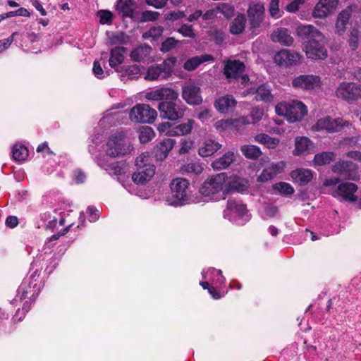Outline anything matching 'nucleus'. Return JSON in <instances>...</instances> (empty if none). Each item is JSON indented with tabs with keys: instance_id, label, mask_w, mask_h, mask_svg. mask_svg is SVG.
<instances>
[{
	"instance_id": "nucleus-37",
	"label": "nucleus",
	"mask_w": 361,
	"mask_h": 361,
	"mask_svg": "<svg viewBox=\"0 0 361 361\" xmlns=\"http://www.w3.org/2000/svg\"><path fill=\"white\" fill-rule=\"evenodd\" d=\"M255 92L257 100H261L266 102H269L273 100L274 97L271 92V89L265 84L259 85Z\"/></svg>"
},
{
	"instance_id": "nucleus-12",
	"label": "nucleus",
	"mask_w": 361,
	"mask_h": 361,
	"mask_svg": "<svg viewBox=\"0 0 361 361\" xmlns=\"http://www.w3.org/2000/svg\"><path fill=\"white\" fill-rule=\"evenodd\" d=\"M265 8L264 4L259 2H252L247 10V16L250 28L255 29L260 27L264 19Z\"/></svg>"
},
{
	"instance_id": "nucleus-13",
	"label": "nucleus",
	"mask_w": 361,
	"mask_h": 361,
	"mask_svg": "<svg viewBox=\"0 0 361 361\" xmlns=\"http://www.w3.org/2000/svg\"><path fill=\"white\" fill-rule=\"evenodd\" d=\"M321 84L320 78L314 75H300L292 80L293 87L305 90L317 89Z\"/></svg>"
},
{
	"instance_id": "nucleus-58",
	"label": "nucleus",
	"mask_w": 361,
	"mask_h": 361,
	"mask_svg": "<svg viewBox=\"0 0 361 361\" xmlns=\"http://www.w3.org/2000/svg\"><path fill=\"white\" fill-rule=\"evenodd\" d=\"M263 114V109L260 108H254L250 112V114L247 117L250 118V123H255L262 119Z\"/></svg>"
},
{
	"instance_id": "nucleus-22",
	"label": "nucleus",
	"mask_w": 361,
	"mask_h": 361,
	"mask_svg": "<svg viewBox=\"0 0 361 361\" xmlns=\"http://www.w3.org/2000/svg\"><path fill=\"white\" fill-rule=\"evenodd\" d=\"M290 176L294 182L300 185H305L312 180L313 173L310 169H297L291 172Z\"/></svg>"
},
{
	"instance_id": "nucleus-49",
	"label": "nucleus",
	"mask_w": 361,
	"mask_h": 361,
	"mask_svg": "<svg viewBox=\"0 0 361 361\" xmlns=\"http://www.w3.org/2000/svg\"><path fill=\"white\" fill-rule=\"evenodd\" d=\"M30 12L25 8H20L19 9L14 11H10L5 14L0 15V20H4L7 18H11L13 16H24V17H29L30 16Z\"/></svg>"
},
{
	"instance_id": "nucleus-6",
	"label": "nucleus",
	"mask_w": 361,
	"mask_h": 361,
	"mask_svg": "<svg viewBox=\"0 0 361 361\" xmlns=\"http://www.w3.org/2000/svg\"><path fill=\"white\" fill-rule=\"evenodd\" d=\"M224 217L238 224H243L247 221V211L245 204L240 201L229 199L226 209L223 212Z\"/></svg>"
},
{
	"instance_id": "nucleus-25",
	"label": "nucleus",
	"mask_w": 361,
	"mask_h": 361,
	"mask_svg": "<svg viewBox=\"0 0 361 361\" xmlns=\"http://www.w3.org/2000/svg\"><path fill=\"white\" fill-rule=\"evenodd\" d=\"M195 121L192 119H188L185 122L179 125L173 126L171 130L167 133V136H183L191 133Z\"/></svg>"
},
{
	"instance_id": "nucleus-11",
	"label": "nucleus",
	"mask_w": 361,
	"mask_h": 361,
	"mask_svg": "<svg viewBox=\"0 0 361 361\" xmlns=\"http://www.w3.org/2000/svg\"><path fill=\"white\" fill-rule=\"evenodd\" d=\"M306 56L312 59H324L327 56V50L324 45V37L307 41L305 45Z\"/></svg>"
},
{
	"instance_id": "nucleus-29",
	"label": "nucleus",
	"mask_w": 361,
	"mask_h": 361,
	"mask_svg": "<svg viewBox=\"0 0 361 361\" xmlns=\"http://www.w3.org/2000/svg\"><path fill=\"white\" fill-rule=\"evenodd\" d=\"M236 104L235 100L231 95H226L216 100L215 108L221 113L231 111Z\"/></svg>"
},
{
	"instance_id": "nucleus-36",
	"label": "nucleus",
	"mask_w": 361,
	"mask_h": 361,
	"mask_svg": "<svg viewBox=\"0 0 361 361\" xmlns=\"http://www.w3.org/2000/svg\"><path fill=\"white\" fill-rule=\"evenodd\" d=\"M336 154L333 152H324L315 154L314 163L317 166H324L330 164L335 159Z\"/></svg>"
},
{
	"instance_id": "nucleus-5",
	"label": "nucleus",
	"mask_w": 361,
	"mask_h": 361,
	"mask_svg": "<svg viewBox=\"0 0 361 361\" xmlns=\"http://www.w3.org/2000/svg\"><path fill=\"white\" fill-rule=\"evenodd\" d=\"M130 150V146L122 132L111 136L106 143V154L111 157L124 156Z\"/></svg>"
},
{
	"instance_id": "nucleus-26",
	"label": "nucleus",
	"mask_w": 361,
	"mask_h": 361,
	"mask_svg": "<svg viewBox=\"0 0 361 361\" xmlns=\"http://www.w3.org/2000/svg\"><path fill=\"white\" fill-rule=\"evenodd\" d=\"M221 147V145L213 140H206L200 147L198 153L202 157L214 154Z\"/></svg>"
},
{
	"instance_id": "nucleus-42",
	"label": "nucleus",
	"mask_w": 361,
	"mask_h": 361,
	"mask_svg": "<svg viewBox=\"0 0 361 361\" xmlns=\"http://www.w3.org/2000/svg\"><path fill=\"white\" fill-rule=\"evenodd\" d=\"M203 171V167L201 164L198 162H190L185 164L181 168L183 173H190L195 175L200 174Z\"/></svg>"
},
{
	"instance_id": "nucleus-34",
	"label": "nucleus",
	"mask_w": 361,
	"mask_h": 361,
	"mask_svg": "<svg viewBox=\"0 0 361 361\" xmlns=\"http://www.w3.org/2000/svg\"><path fill=\"white\" fill-rule=\"evenodd\" d=\"M246 18L244 14H238L233 21L230 32L233 35H239L245 30Z\"/></svg>"
},
{
	"instance_id": "nucleus-41",
	"label": "nucleus",
	"mask_w": 361,
	"mask_h": 361,
	"mask_svg": "<svg viewBox=\"0 0 361 361\" xmlns=\"http://www.w3.org/2000/svg\"><path fill=\"white\" fill-rule=\"evenodd\" d=\"M12 153L13 159L20 161L25 160L28 156V149L23 145L16 144L13 147Z\"/></svg>"
},
{
	"instance_id": "nucleus-39",
	"label": "nucleus",
	"mask_w": 361,
	"mask_h": 361,
	"mask_svg": "<svg viewBox=\"0 0 361 361\" xmlns=\"http://www.w3.org/2000/svg\"><path fill=\"white\" fill-rule=\"evenodd\" d=\"M311 141L306 137H298L295 140V154L299 155L305 153L309 149Z\"/></svg>"
},
{
	"instance_id": "nucleus-31",
	"label": "nucleus",
	"mask_w": 361,
	"mask_h": 361,
	"mask_svg": "<svg viewBox=\"0 0 361 361\" xmlns=\"http://www.w3.org/2000/svg\"><path fill=\"white\" fill-rule=\"evenodd\" d=\"M116 8L123 17L132 18L134 14L135 3L133 0H119Z\"/></svg>"
},
{
	"instance_id": "nucleus-60",
	"label": "nucleus",
	"mask_w": 361,
	"mask_h": 361,
	"mask_svg": "<svg viewBox=\"0 0 361 361\" xmlns=\"http://www.w3.org/2000/svg\"><path fill=\"white\" fill-rule=\"evenodd\" d=\"M199 65H200L199 59L195 56L188 59L184 63L183 67L185 70L191 71L195 70Z\"/></svg>"
},
{
	"instance_id": "nucleus-53",
	"label": "nucleus",
	"mask_w": 361,
	"mask_h": 361,
	"mask_svg": "<svg viewBox=\"0 0 361 361\" xmlns=\"http://www.w3.org/2000/svg\"><path fill=\"white\" fill-rule=\"evenodd\" d=\"M177 31L185 37L195 38L196 36L192 25L183 24Z\"/></svg>"
},
{
	"instance_id": "nucleus-44",
	"label": "nucleus",
	"mask_w": 361,
	"mask_h": 361,
	"mask_svg": "<svg viewBox=\"0 0 361 361\" xmlns=\"http://www.w3.org/2000/svg\"><path fill=\"white\" fill-rule=\"evenodd\" d=\"M273 189L283 195H292L294 192L293 188L288 183L279 182L273 185Z\"/></svg>"
},
{
	"instance_id": "nucleus-19",
	"label": "nucleus",
	"mask_w": 361,
	"mask_h": 361,
	"mask_svg": "<svg viewBox=\"0 0 361 361\" xmlns=\"http://www.w3.org/2000/svg\"><path fill=\"white\" fill-rule=\"evenodd\" d=\"M176 141L171 138H166L159 142L154 150V157L157 160L162 161L169 154V152L173 149Z\"/></svg>"
},
{
	"instance_id": "nucleus-7",
	"label": "nucleus",
	"mask_w": 361,
	"mask_h": 361,
	"mask_svg": "<svg viewBox=\"0 0 361 361\" xmlns=\"http://www.w3.org/2000/svg\"><path fill=\"white\" fill-rule=\"evenodd\" d=\"M188 184V181L183 178H176L172 181L171 183V198L169 200V204L178 206L189 202Z\"/></svg>"
},
{
	"instance_id": "nucleus-20",
	"label": "nucleus",
	"mask_w": 361,
	"mask_h": 361,
	"mask_svg": "<svg viewBox=\"0 0 361 361\" xmlns=\"http://www.w3.org/2000/svg\"><path fill=\"white\" fill-rule=\"evenodd\" d=\"M296 32L300 38L308 41L317 37L319 39L322 38V32L312 25H300L297 27Z\"/></svg>"
},
{
	"instance_id": "nucleus-28",
	"label": "nucleus",
	"mask_w": 361,
	"mask_h": 361,
	"mask_svg": "<svg viewBox=\"0 0 361 361\" xmlns=\"http://www.w3.org/2000/svg\"><path fill=\"white\" fill-rule=\"evenodd\" d=\"M235 156L233 152H227L222 157L214 161L212 166L214 170H222L228 168L235 160Z\"/></svg>"
},
{
	"instance_id": "nucleus-10",
	"label": "nucleus",
	"mask_w": 361,
	"mask_h": 361,
	"mask_svg": "<svg viewBox=\"0 0 361 361\" xmlns=\"http://www.w3.org/2000/svg\"><path fill=\"white\" fill-rule=\"evenodd\" d=\"M350 123L341 118H332L326 116L319 119L312 126L315 131L326 130L327 133H336L342 130L344 127L348 126Z\"/></svg>"
},
{
	"instance_id": "nucleus-35",
	"label": "nucleus",
	"mask_w": 361,
	"mask_h": 361,
	"mask_svg": "<svg viewBox=\"0 0 361 361\" xmlns=\"http://www.w3.org/2000/svg\"><path fill=\"white\" fill-rule=\"evenodd\" d=\"M240 151L246 158L250 159H257L262 154L259 147L252 145L241 146Z\"/></svg>"
},
{
	"instance_id": "nucleus-57",
	"label": "nucleus",
	"mask_w": 361,
	"mask_h": 361,
	"mask_svg": "<svg viewBox=\"0 0 361 361\" xmlns=\"http://www.w3.org/2000/svg\"><path fill=\"white\" fill-rule=\"evenodd\" d=\"M20 290L22 292V295L20 298V300L25 299L26 298L32 297L35 295V290L31 288L30 283H29L28 287L26 286V283L24 282L20 286Z\"/></svg>"
},
{
	"instance_id": "nucleus-63",
	"label": "nucleus",
	"mask_w": 361,
	"mask_h": 361,
	"mask_svg": "<svg viewBox=\"0 0 361 361\" xmlns=\"http://www.w3.org/2000/svg\"><path fill=\"white\" fill-rule=\"evenodd\" d=\"M159 13L155 11H145L142 12V18L145 21H154L158 19Z\"/></svg>"
},
{
	"instance_id": "nucleus-30",
	"label": "nucleus",
	"mask_w": 361,
	"mask_h": 361,
	"mask_svg": "<svg viewBox=\"0 0 361 361\" xmlns=\"http://www.w3.org/2000/svg\"><path fill=\"white\" fill-rule=\"evenodd\" d=\"M126 48L123 47H116L111 49L110 51V59L109 60V66L115 69L118 68V66L121 64L124 60L123 54Z\"/></svg>"
},
{
	"instance_id": "nucleus-27",
	"label": "nucleus",
	"mask_w": 361,
	"mask_h": 361,
	"mask_svg": "<svg viewBox=\"0 0 361 361\" xmlns=\"http://www.w3.org/2000/svg\"><path fill=\"white\" fill-rule=\"evenodd\" d=\"M152 47L147 44L140 45L134 49L130 53V58L134 61H145L151 54Z\"/></svg>"
},
{
	"instance_id": "nucleus-16",
	"label": "nucleus",
	"mask_w": 361,
	"mask_h": 361,
	"mask_svg": "<svg viewBox=\"0 0 361 361\" xmlns=\"http://www.w3.org/2000/svg\"><path fill=\"white\" fill-rule=\"evenodd\" d=\"M182 98L191 106H197L202 102L200 88L195 85H187L182 87Z\"/></svg>"
},
{
	"instance_id": "nucleus-21",
	"label": "nucleus",
	"mask_w": 361,
	"mask_h": 361,
	"mask_svg": "<svg viewBox=\"0 0 361 361\" xmlns=\"http://www.w3.org/2000/svg\"><path fill=\"white\" fill-rule=\"evenodd\" d=\"M138 171L133 174L132 178L136 184H145L149 181L155 173L154 165H148L147 168L137 167Z\"/></svg>"
},
{
	"instance_id": "nucleus-32",
	"label": "nucleus",
	"mask_w": 361,
	"mask_h": 361,
	"mask_svg": "<svg viewBox=\"0 0 361 361\" xmlns=\"http://www.w3.org/2000/svg\"><path fill=\"white\" fill-rule=\"evenodd\" d=\"M351 16V11L349 8L343 10L338 15L336 23V29L337 32L343 33L346 28V25L348 23V20Z\"/></svg>"
},
{
	"instance_id": "nucleus-55",
	"label": "nucleus",
	"mask_w": 361,
	"mask_h": 361,
	"mask_svg": "<svg viewBox=\"0 0 361 361\" xmlns=\"http://www.w3.org/2000/svg\"><path fill=\"white\" fill-rule=\"evenodd\" d=\"M210 274L212 276H216L217 277V282L220 284L224 283L225 282V278L222 276V271L220 269H215L214 268H209L208 271L205 273L202 271V275L204 279L206 278L205 274Z\"/></svg>"
},
{
	"instance_id": "nucleus-64",
	"label": "nucleus",
	"mask_w": 361,
	"mask_h": 361,
	"mask_svg": "<svg viewBox=\"0 0 361 361\" xmlns=\"http://www.w3.org/2000/svg\"><path fill=\"white\" fill-rule=\"evenodd\" d=\"M92 72L94 75L99 79H102L105 77L104 71L99 61H95L93 63Z\"/></svg>"
},
{
	"instance_id": "nucleus-43",
	"label": "nucleus",
	"mask_w": 361,
	"mask_h": 361,
	"mask_svg": "<svg viewBox=\"0 0 361 361\" xmlns=\"http://www.w3.org/2000/svg\"><path fill=\"white\" fill-rule=\"evenodd\" d=\"M218 13H222L226 18H231L234 15V6L226 3H219L216 5Z\"/></svg>"
},
{
	"instance_id": "nucleus-45",
	"label": "nucleus",
	"mask_w": 361,
	"mask_h": 361,
	"mask_svg": "<svg viewBox=\"0 0 361 361\" xmlns=\"http://www.w3.org/2000/svg\"><path fill=\"white\" fill-rule=\"evenodd\" d=\"M129 37L123 32H118L109 37V41L111 44H123L128 42Z\"/></svg>"
},
{
	"instance_id": "nucleus-46",
	"label": "nucleus",
	"mask_w": 361,
	"mask_h": 361,
	"mask_svg": "<svg viewBox=\"0 0 361 361\" xmlns=\"http://www.w3.org/2000/svg\"><path fill=\"white\" fill-rule=\"evenodd\" d=\"M269 15L274 18H279L282 15L279 8V0H271L269 4Z\"/></svg>"
},
{
	"instance_id": "nucleus-1",
	"label": "nucleus",
	"mask_w": 361,
	"mask_h": 361,
	"mask_svg": "<svg viewBox=\"0 0 361 361\" xmlns=\"http://www.w3.org/2000/svg\"><path fill=\"white\" fill-rule=\"evenodd\" d=\"M179 94L169 87L158 88L146 93L145 98L150 101H158L160 117L175 121L184 116L186 106L178 98Z\"/></svg>"
},
{
	"instance_id": "nucleus-38",
	"label": "nucleus",
	"mask_w": 361,
	"mask_h": 361,
	"mask_svg": "<svg viewBox=\"0 0 361 361\" xmlns=\"http://www.w3.org/2000/svg\"><path fill=\"white\" fill-rule=\"evenodd\" d=\"M176 59L174 57L164 60L161 64L157 65L162 73V78H167L172 73Z\"/></svg>"
},
{
	"instance_id": "nucleus-17",
	"label": "nucleus",
	"mask_w": 361,
	"mask_h": 361,
	"mask_svg": "<svg viewBox=\"0 0 361 361\" xmlns=\"http://www.w3.org/2000/svg\"><path fill=\"white\" fill-rule=\"evenodd\" d=\"M245 66L240 60H228L225 64L224 74L226 78L231 82L237 80L245 71Z\"/></svg>"
},
{
	"instance_id": "nucleus-33",
	"label": "nucleus",
	"mask_w": 361,
	"mask_h": 361,
	"mask_svg": "<svg viewBox=\"0 0 361 361\" xmlns=\"http://www.w3.org/2000/svg\"><path fill=\"white\" fill-rule=\"evenodd\" d=\"M116 71L121 73V77H128L129 79L137 78L140 75V69L137 65L123 66Z\"/></svg>"
},
{
	"instance_id": "nucleus-23",
	"label": "nucleus",
	"mask_w": 361,
	"mask_h": 361,
	"mask_svg": "<svg viewBox=\"0 0 361 361\" xmlns=\"http://www.w3.org/2000/svg\"><path fill=\"white\" fill-rule=\"evenodd\" d=\"M283 164L271 163L268 167L263 169L259 175L258 180L261 182H265L274 178L278 173L283 171Z\"/></svg>"
},
{
	"instance_id": "nucleus-61",
	"label": "nucleus",
	"mask_w": 361,
	"mask_h": 361,
	"mask_svg": "<svg viewBox=\"0 0 361 361\" xmlns=\"http://www.w3.org/2000/svg\"><path fill=\"white\" fill-rule=\"evenodd\" d=\"M149 156L147 154L142 153L135 159V165L137 167L147 168V166L151 165L148 163Z\"/></svg>"
},
{
	"instance_id": "nucleus-56",
	"label": "nucleus",
	"mask_w": 361,
	"mask_h": 361,
	"mask_svg": "<svg viewBox=\"0 0 361 361\" xmlns=\"http://www.w3.org/2000/svg\"><path fill=\"white\" fill-rule=\"evenodd\" d=\"M185 16V14L183 11H170V12L166 13L164 16V19L166 20L174 22L179 19L183 18Z\"/></svg>"
},
{
	"instance_id": "nucleus-59",
	"label": "nucleus",
	"mask_w": 361,
	"mask_h": 361,
	"mask_svg": "<svg viewBox=\"0 0 361 361\" xmlns=\"http://www.w3.org/2000/svg\"><path fill=\"white\" fill-rule=\"evenodd\" d=\"M231 123L233 127L239 130L240 127L250 123V118L242 116L238 118L231 120Z\"/></svg>"
},
{
	"instance_id": "nucleus-62",
	"label": "nucleus",
	"mask_w": 361,
	"mask_h": 361,
	"mask_svg": "<svg viewBox=\"0 0 361 361\" xmlns=\"http://www.w3.org/2000/svg\"><path fill=\"white\" fill-rule=\"evenodd\" d=\"M192 145L193 142L190 140L181 139L179 153L180 154L188 153L191 149Z\"/></svg>"
},
{
	"instance_id": "nucleus-2",
	"label": "nucleus",
	"mask_w": 361,
	"mask_h": 361,
	"mask_svg": "<svg viewBox=\"0 0 361 361\" xmlns=\"http://www.w3.org/2000/svg\"><path fill=\"white\" fill-rule=\"evenodd\" d=\"M324 185H337L333 190L332 195L340 201L352 203L358 200V196L357 195L358 187L354 183L341 181L338 178H331L325 180Z\"/></svg>"
},
{
	"instance_id": "nucleus-14",
	"label": "nucleus",
	"mask_w": 361,
	"mask_h": 361,
	"mask_svg": "<svg viewBox=\"0 0 361 361\" xmlns=\"http://www.w3.org/2000/svg\"><path fill=\"white\" fill-rule=\"evenodd\" d=\"M300 55L288 49H283L274 56V62L284 67L296 66L300 63Z\"/></svg>"
},
{
	"instance_id": "nucleus-24",
	"label": "nucleus",
	"mask_w": 361,
	"mask_h": 361,
	"mask_svg": "<svg viewBox=\"0 0 361 361\" xmlns=\"http://www.w3.org/2000/svg\"><path fill=\"white\" fill-rule=\"evenodd\" d=\"M273 42H279L284 46H290L293 42V38L290 36L288 29L280 27L274 30L271 35Z\"/></svg>"
},
{
	"instance_id": "nucleus-18",
	"label": "nucleus",
	"mask_w": 361,
	"mask_h": 361,
	"mask_svg": "<svg viewBox=\"0 0 361 361\" xmlns=\"http://www.w3.org/2000/svg\"><path fill=\"white\" fill-rule=\"evenodd\" d=\"M337 4L338 0H319L313 10V16L324 18L336 7Z\"/></svg>"
},
{
	"instance_id": "nucleus-54",
	"label": "nucleus",
	"mask_w": 361,
	"mask_h": 361,
	"mask_svg": "<svg viewBox=\"0 0 361 361\" xmlns=\"http://www.w3.org/2000/svg\"><path fill=\"white\" fill-rule=\"evenodd\" d=\"M358 40H359V31L357 28H353L350 31V38H349V46L353 49L355 50L358 47Z\"/></svg>"
},
{
	"instance_id": "nucleus-9",
	"label": "nucleus",
	"mask_w": 361,
	"mask_h": 361,
	"mask_svg": "<svg viewBox=\"0 0 361 361\" xmlns=\"http://www.w3.org/2000/svg\"><path fill=\"white\" fill-rule=\"evenodd\" d=\"M336 96L348 103L361 98V85L352 82H342L336 90Z\"/></svg>"
},
{
	"instance_id": "nucleus-8",
	"label": "nucleus",
	"mask_w": 361,
	"mask_h": 361,
	"mask_svg": "<svg viewBox=\"0 0 361 361\" xmlns=\"http://www.w3.org/2000/svg\"><path fill=\"white\" fill-rule=\"evenodd\" d=\"M157 116V111L146 104H136L129 112V117L131 121L137 123H152Z\"/></svg>"
},
{
	"instance_id": "nucleus-4",
	"label": "nucleus",
	"mask_w": 361,
	"mask_h": 361,
	"mask_svg": "<svg viewBox=\"0 0 361 361\" xmlns=\"http://www.w3.org/2000/svg\"><path fill=\"white\" fill-rule=\"evenodd\" d=\"M227 176L220 173L209 176L200 188V192L204 197L213 200L214 196L223 190Z\"/></svg>"
},
{
	"instance_id": "nucleus-50",
	"label": "nucleus",
	"mask_w": 361,
	"mask_h": 361,
	"mask_svg": "<svg viewBox=\"0 0 361 361\" xmlns=\"http://www.w3.org/2000/svg\"><path fill=\"white\" fill-rule=\"evenodd\" d=\"M154 137V131L150 127H145L140 131L139 139L142 143L150 141Z\"/></svg>"
},
{
	"instance_id": "nucleus-15",
	"label": "nucleus",
	"mask_w": 361,
	"mask_h": 361,
	"mask_svg": "<svg viewBox=\"0 0 361 361\" xmlns=\"http://www.w3.org/2000/svg\"><path fill=\"white\" fill-rule=\"evenodd\" d=\"M331 170L335 173L354 180L357 176V166L353 161H339L332 166Z\"/></svg>"
},
{
	"instance_id": "nucleus-52",
	"label": "nucleus",
	"mask_w": 361,
	"mask_h": 361,
	"mask_svg": "<svg viewBox=\"0 0 361 361\" xmlns=\"http://www.w3.org/2000/svg\"><path fill=\"white\" fill-rule=\"evenodd\" d=\"M178 41L173 37H168L164 42H162L160 50L161 52L166 53L173 49L177 45Z\"/></svg>"
},
{
	"instance_id": "nucleus-51",
	"label": "nucleus",
	"mask_w": 361,
	"mask_h": 361,
	"mask_svg": "<svg viewBox=\"0 0 361 361\" xmlns=\"http://www.w3.org/2000/svg\"><path fill=\"white\" fill-rule=\"evenodd\" d=\"M97 16L99 18L101 24L110 25L112 23L113 14L106 10H101L97 12Z\"/></svg>"
},
{
	"instance_id": "nucleus-47",
	"label": "nucleus",
	"mask_w": 361,
	"mask_h": 361,
	"mask_svg": "<svg viewBox=\"0 0 361 361\" xmlns=\"http://www.w3.org/2000/svg\"><path fill=\"white\" fill-rule=\"evenodd\" d=\"M164 28L161 26L152 27L147 32H145L142 37L145 39L152 38L153 40H157L163 34Z\"/></svg>"
},
{
	"instance_id": "nucleus-48",
	"label": "nucleus",
	"mask_w": 361,
	"mask_h": 361,
	"mask_svg": "<svg viewBox=\"0 0 361 361\" xmlns=\"http://www.w3.org/2000/svg\"><path fill=\"white\" fill-rule=\"evenodd\" d=\"M159 78H162V73L158 66H150L147 70L145 79L149 80H155Z\"/></svg>"
},
{
	"instance_id": "nucleus-3",
	"label": "nucleus",
	"mask_w": 361,
	"mask_h": 361,
	"mask_svg": "<svg viewBox=\"0 0 361 361\" xmlns=\"http://www.w3.org/2000/svg\"><path fill=\"white\" fill-rule=\"evenodd\" d=\"M275 110L279 116L286 117L291 123L300 121L307 113V106L302 102L296 100L279 103Z\"/></svg>"
},
{
	"instance_id": "nucleus-40",
	"label": "nucleus",
	"mask_w": 361,
	"mask_h": 361,
	"mask_svg": "<svg viewBox=\"0 0 361 361\" xmlns=\"http://www.w3.org/2000/svg\"><path fill=\"white\" fill-rule=\"evenodd\" d=\"M247 188V182L239 178H235L232 181L230 182L228 191H235L238 192H243Z\"/></svg>"
}]
</instances>
